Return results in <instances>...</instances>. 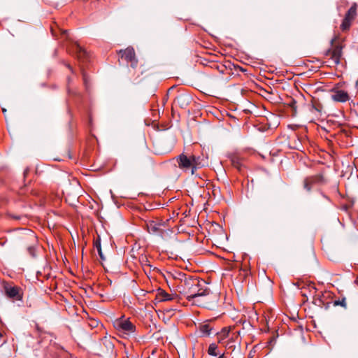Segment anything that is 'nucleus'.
I'll return each mask as SVG.
<instances>
[{
  "label": "nucleus",
  "instance_id": "29",
  "mask_svg": "<svg viewBox=\"0 0 358 358\" xmlns=\"http://www.w3.org/2000/svg\"><path fill=\"white\" fill-rule=\"evenodd\" d=\"M29 172V169L26 168L25 170L24 171V176L26 177Z\"/></svg>",
  "mask_w": 358,
  "mask_h": 358
},
{
  "label": "nucleus",
  "instance_id": "35",
  "mask_svg": "<svg viewBox=\"0 0 358 358\" xmlns=\"http://www.w3.org/2000/svg\"><path fill=\"white\" fill-rule=\"evenodd\" d=\"M329 308V303H327V306H325V309H327Z\"/></svg>",
  "mask_w": 358,
  "mask_h": 358
},
{
  "label": "nucleus",
  "instance_id": "17",
  "mask_svg": "<svg viewBox=\"0 0 358 358\" xmlns=\"http://www.w3.org/2000/svg\"><path fill=\"white\" fill-rule=\"evenodd\" d=\"M94 248H96L97 251H98V253H99V255L100 256V258L101 259H104V257L103 255V253H102V250H101V238L99 236L97 239L94 240Z\"/></svg>",
  "mask_w": 358,
  "mask_h": 358
},
{
  "label": "nucleus",
  "instance_id": "32",
  "mask_svg": "<svg viewBox=\"0 0 358 358\" xmlns=\"http://www.w3.org/2000/svg\"><path fill=\"white\" fill-rule=\"evenodd\" d=\"M224 354L222 353V355H220V357L218 358H224Z\"/></svg>",
  "mask_w": 358,
  "mask_h": 358
},
{
  "label": "nucleus",
  "instance_id": "15",
  "mask_svg": "<svg viewBox=\"0 0 358 358\" xmlns=\"http://www.w3.org/2000/svg\"><path fill=\"white\" fill-rule=\"evenodd\" d=\"M357 15V4L354 3L351 7L349 8L348 12L346 13L345 15V18L350 20L352 22V20L355 18Z\"/></svg>",
  "mask_w": 358,
  "mask_h": 358
},
{
  "label": "nucleus",
  "instance_id": "16",
  "mask_svg": "<svg viewBox=\"0 0 358 358\" xmlns=\"http://www.w3.org/2000/svg\"><path fill=\"white\" fill-rule=\"evenodd\" d=\"M330 52V50L329 51ZM331 58L335 63L338 64L340 57L341 56V48L338 46L336 47L332 52H331Z\"/></svg>",
  "mask_w": 358,
  "mask_h": 358
},
{
  "label": "nucleus",
  "instance_id": "20",
  "mask_svg": "<svg viewBox=\"0 0 358 358\" xmlns=\"http://www.w3.org/2000/svg\"><path fill=\"white\" fill-rule=\"evenodd\" d=\"M351 23H352V21L344 17V19L343 20V22L341 24V30L343 31L348 30L351 26Z\"/></svg>",
  "mask_w": 358,
  "mask_h": 358
},
{
  "label": "nucleus",
  "instance_id": "33",
  "mask_svg": "<svg viewBox=\"0 0 358 358\" xmlns=\"http://www.w3.org/2000/svg\"><path fill=\"white\" fill-rule=\"evenodd\" d=\"M68 68H69L71 71H73V69H72V68H71V66L68 65Z\"/></svg>",
  "mask_w": 358,
  "mask_h": 358
},
{
  "label": "nucleus",
  "instance_id": "5",
  "mask_svg": "<svg viewBox=\"0 0 358 358\" xmlns=\"http://www.w3.org/2000/svg\"><path fill=\"white\" fill-rule=\"evenodd\" d=\"M114 327L118 331L127 335L132 334L136 331V326L129 318H125L124 316L115 320Z\"/></svg>",
  "mask_w": 358,
  "mask_h": 358
},
{
  "label": "nucleus",
  "instance_id": "4",
  "mask_svg": "<svg viewBox=\"0 0 358 358\" xmlns=\"http://www.w3.org/2000/svg\"><path fill=\"white\" fill-rule=\"evenodd\" d=\"M218 301L219 296L211 292L209 287H207L206 292L202 293L193 304L209 310H214L217 307Z\"/></svg>",
  "mask_w": 358,
  "mask_h": 358
},
{
  "label": "nucleus",
  "instance_id": "28",
  "mask_svg": "<svg viewBox=\"0 0 358 358\" xmlns=\"http://www.w3.org/2000/svg\"><path fill=\"white\" fill-rule=\"evenodd\" d=\"M203 94L204 95H207V96H215V97L217 96V95L215 93H206V92H203Z\"/></svg>",
  "mask_w": 358,
  "mask_h": 358
},
{
  "label": "nucleus",
  "instance_id": "12",
  "mask_svg": "<svg viewBox=\"0 0 358 358\" xmlns=\"http://www.w3.org/2000/svg\"><path fill=\"white\" fill-rule=\"evenodd\" d=\"M75 52H76L77 58L80 61H81L83 62H85L87 61V57H88V54L79 45H75Z\"/></svg>",
  "mask_w": 358,
  "mask_h": 358
},
{
  "label": "nucleus",
  "instance_id": "10",
  "mask_svg": "<svg viewBox=\"0 0 358 358\" xmlns=\"http://www.w3.org/2000/svg\"><path fill=\"white\" fill-rule=\"evenodd\" d=\"M173 299V297L164 289L159 288L157 290L155 300L157 302L168 301Z\"/></svg>",
  "mask_w": 358,
  "mask_h": 358
},
{
  "label": "nucleus",
  "instance_id": "14",
  "mask_svg": "<svg viewBox=\"0 0 358 358\" xmlns=\"http://www.w3.org/2000/svg\"><path fill=\"white\" fill-rule=\"evenodd\" d=\"M213 327L208 322H204L199 326V331L202 336H208L211 334Z\"/></svg>",
  "mask_w": 358,
  "mask_h": 358
},
{
  "label": "nucleus",
  "instance_id": "24",
  "mask_svg": "<svg viewBox=\"0 0 358 358\" xmlns=\"http://www.w3.org/2000/svg\"><path fill=\"white\" fill-rule=\"evenodd\" d=\"M83 83L86 88L90 87V80L85 73L83 72Z\"/></svg>",
  "mask_w": 358,
  "mask_h": 358
},
{
  "label": "nucleus",
  "instance_id": "11",
  "mask_svg": "<svg viewBox=\"0 0 358 358\" xmlns=\"http://www.w3.org/2000/svg\"><path fill=\"white\" fill-rule=\"evenodd\" d=\"M161 227V223H158L155 221H150L147 224V229L150 234H157L162 232Z\"/></svg>",
  "mask_w": 358,
  "mask_h": 358
},
{
  "label": "nucleus",
  "instance_id": "3",
  "mask_svg": "<svg viewBox=\"0 0 358 358\" xmlns=\"http://www.w3.org/2000/svg\"><path fill=\"white\" fill-rule=\"evenodd\" d=\"M199 157L194 155L187 156L184 153L174 157L173 159L175 161L180 169L187 171L191 170L192 174L194 173L195 170L200 166L199 162Z\"/></svg>",
  "mask_w": 358,
  "mask_h": 358
},
{
  "label": "nucleus",
  "instance_id": "37",
  "mask_svg": "<svg viewBox=\"0 0 358 358\" xmlns=\"http://www.w3.org/2000/svg\"><path fill=\"white\" fill-rule=\"evenodd\" d=\"M323 196H324L325 199H328V197H327V196H324V195H323Z\"/></svg>",
  "mask_w": 358,
  "mask_h": 358
},
{
  "label": "nucleus",
  "instance_id": "23",
  "mask_svg": "<svg viewBox=\"0 0 358 358\" xmlns=\"http://www.w3.org/2000/svg\"><path fill=\"white\" fill-rule=\"evenodd\" d=\"M217 345L215 343H211L208 347V353L210 355L216 356L217 355Z\"/></svg>",
  "mask_w": 358,
  "mask_h": 358
},
{
  "label": "nucleus",
  "instance_id": "8",
  "mask_svg": "<svg viewBox=\"0 0 358 358\" xmlns=\"http://www.w3.org/2000/svg\"><path fill=\"white\" fill-rule=\"evenodd\" d=\"M4 289L6 294L8 298L17 301L22 300V296L20 293V289L18 287L6 285L4 286Z\"/></svg>",
  "mask_w": 358,
  "mask_h": 358
},
{
  "label": "nucleus",
  "instance_id": "7",
  "mask_svg": "<svg viewBox=\"0 0 358 358\" xmlns=\"http://www.w3.org/2000/svg\"><path fill=\"white\" fill-rule=\"evenodd\" d=\"M118 54L121 59H125L127 63L130 62L132 68H135L137 66L135 51L132 47H128L124 50H120L118 52Z\"/></svg>",
  "mask_w": 358,
  "mask_h": 358
},
{
  "label": "nucleus",
  "instance_id": "22",
  "mask_svg": "<svg viewBox=\"0 0 358 358\" xmlns=\"http://www.w3.org/2000/svg\"><path fill=\"white\" fill-rule=\"evenodd\" d=\"M333 305L334 306H341L344 308H347L346 299L343 297L341 299L335 300L333 301Z\"/></svg>",
  "mask_w": 358,
  "mask_h": 358
},
{
  "label": "nucleus",
  "instance_id": "27",
  "mask_svg": "<svg viewBox=\"0 0 358 358\" xmlns=\"http://www.w3.org/2000/svg\"><path fill=\"white\" fill-rule=\"evenodd\" d=\"M27 251L31 257H34L36 256V255H35L36 250H35L34 246L31 245V246L27 247Z\"/></svg>",
  "mask_w": 358,
  "mask_h": 358
},
{
  "label": "nucleus",
  "instance_id": "2",
  "mask_svg": "<svg viewBox=\"0 0 358 358\" xmlns=\"http://www.w3.org/2000/svg\"><path fill=\"white\" fill-rule=\"evenodd\" d=\"M297 95L296 98L299 100V99H303L307 102L310 103V111L317 118L321 117L324 114V108L322 103V99L320 97L318 91H311V93H308L307 91L305 95L301 91H296Z\"/></svg>",
  "mask_w": 358,
  "mask_h": 358
},
{
  "label": "nucleus",
  "instance_id": "19",
  "mask_svg": "<svg viewBox=\"0 0 358 358\" xmlns=\"http://www.w3.org/2000/svg\"><path fill=\"white\" fill-rule=\"evenodd\" d=\"M296 102L297 100L296 99L292 98L287 103V104L290 106L292 109V115H295L296 113Z\"/></svg>",
  "mask_w": 358,
  "mask_h": 358
},
{
  "label": "nucleus",
  "instance_id": "30",
  "mask_svg": "<svg viewBox=\"0 0 358 358\" xmlns=\"http://www.w3.org/2000/svg\"><path fill=\"white\" fill-rule=\"evenodd\" d=\"M30 192L33 194V195H36L37 194V192L36 191H34V189H31Z\"/></svg>",
  "mask_w": 358,
  "mask_h": 358
},
{
  "label": "nucleus",
  "instance_id": "31",
  "mask_svg": "<svg viewBox=\"0 0 358 358\" xmlns=\"http://www.w3.org/2000/svg\"><path fill=\"white\" fill-rule=\"evenodd\" d=\"M222 332H223V334H224V336H225V335H227V334H228V333H229V331H227L226 329H223Z\"/></svg>",
  "mask_w": 358,
  "mask_h": 358
},
{
  "label": "nucleus",
  "instance_id": "21",
  "mask_svg": "<svg viewBox=\"0 0 358 358\" xmlns=\"http://www.w3.org/2000/svg\"><path fill=\"white\" fill-rule=\"evenodd\" d=\"M173 277L174 279L180 280L182 284L184 283V279L188 278L186 274L182 272H175V273L173 274Z\"/></svg>",
  "mask_w": 358,
  "mask_h": 358
},
{
  "label": "nucleus",
  "instance_id": "1",
  "mask_svg": "<svg viewBox=\"0 0 358 358\" xmlns=\"http://www.w3.org/2000/svg\"><path fill=\"white\" fill-rule=\"evenodd\" d=\"M180 287V286H178ZM182 289L180 292L187 299L194 303L199 296L206 292L207 283L205 280L196 278L188 277L184 279V283L180 285Z\"/></svg>",
  "mask_w": 358,
  "mask_h": 358
},
{
  "label": "nucleus",
  "instance_id": "36",
  "mask_svg": "<svg viewBox=\"0 0 358 358\" xmlns=\"http://www.w3.org/2000/svg\"><path fill=\"white\" fill-rule=\"evenodd\" d=\"M166 311L169 313V312H172V311H173V310L170 309V310H167Z\"/></svg>",
  "mask_w": 358,
  "mask_h": 358
},
{
  "label": "nucleus",
  "instance_id": "9",
  "mask_svg": "<svg viewBox=\"0 0 358 358\" xmlns=\"http://www.w3.org/2000/svg\"><path fill=\"white\" fill-rule=\"evenodd\" d=\"M331 99L335 102L344 103L350 99V95L346 91H332Z\"/></svg>",
  "mask_w": 358,
  "mask_h": 358
},
{
  "label": "nucleus",
  "instance_id": "26",
  "mask_svg": "<svg viewBox=\"0 0 358 358\" xmlns=\"http://www.w3.org/2000/svg\"><path fill=\"white\" fill-rule=\"evenodd\" d=\"M182 99H183L182 104H184V103L187 104L190 101L191 97L189 96H180L178 98V101H180Z\"/></svg>",
  "mask_w": 358,
  "mask_h": 358
},
{
  "label": "nucleus",
  "instance_id": "38",
  "mask_svg": "<svg viewBox=\"0 0 358 358\" xmlns=\"http://www.w3.org/2000/svg\"><path fill=\"white\" fill-rule=\"evenodd\" d=\"M0 336H1V334L0 333Z\"/></svg>",
  "mask_w": 358,
  "mask_h": 358
},
{
  "label": "nucleus",
  "instance_id": "13",
  "mask_svg": "<svg viewBox=\"0 0 358 358\" xmlns=\"http://www.w3.org/2000/svg\"><path fill=\"white\" fill-rule=\"evenodd\" d=\"M273 92L274 91H260L259 94L271 102H277L280 97L275 95Z\"/></svg>",
  "mask_w": 358,
  "mask_h": 358
},
{
  "label": "nucleus",
  "instance_id": "6",
  "mask_svg": "<svg viewBox=\"0 0 358 358\" xmlns=\"http://www.w3.org/2000/svg\"><path fill=\"white\" fill-rule=\"evenodd\" d=\"M327 182V179L322 173L306 177L303 180V187L310 192L315 185H322Z\"/></svg>",
  "mask_w": 358,
  "mask_h": 358
},
{
  "label": "nucleus",
  "instance_id": "34",
  "mask_svg": "<svg viewBox=\"0 0 358 358\" xmlns=\"http://www.w3.org/2000/svg\"><path fill=\"white\" fill-rule=\"evenodd\" d=\"M174 89V86H171V87L169 88V90H173Z\"/></svg>",
  "mask_w": 358,
  "mask_h": 358
},
{
  "label": "nucleus",
  "instance_id": "25",
  "mask_svg": "<svg viewBox=\"0 0 358 358\" xmlns=\"http://www.w3.org/2000/svg\"><path fill=\"white\" fill-rule=\"evenodd\" d=\"M313 303L319 307L322 308L324 302L320 297L314 298Z\"/></svg>",
  "mask_w": 358,
  "mask_h": 358
},
{
  "label": "nucleus",
  "instance_id": "18",
  "mask_svg": "<svg viewBox=\"0 0 358 358\" xmlns=\"http://www.w3.org/2000/svg\"><path fill=\"white\" fill-rule=\"evenodd\" d=\"M231 164L233 165L234 167L236 168L237 169H238L240 171L241 170L242 162H241V159L238 157H236V156L233 157L231 158Z\"/></svg>",
  "mask_w": 358,
  "mask_h": 358
}]
</instances>
